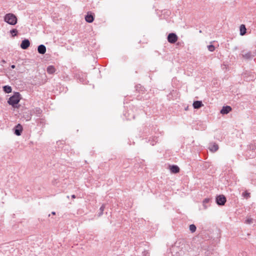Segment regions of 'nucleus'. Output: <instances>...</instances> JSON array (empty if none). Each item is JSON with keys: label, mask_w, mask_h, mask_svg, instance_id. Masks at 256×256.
<instances>
[{"label": "nucleus", "mask_w": 256, "mask_h": 256, "mask_svg": "<svg viewBox=\"0 0 256 256\" xmlns=\"http://www.w3.org/2000/svg\"><path fill=\"white\" fill-rule=\"evenodd\" d=\"M196 228L194 224H192L190 226V230L192 233L195 232L196 230Z\"/></svg>", "instance_id": "nucleus-22"}, {"label": "nucleus", "mask_w": 256, "mask_h": 256, "mask_svg": "<svg viewBox=\"0 0 256 256\" xmlns=\"http://www.w3.org/2000/svg\"><path fill=\"white\" fill-rule=\"evenodd\" d=\"M52 214H53V215H55L56 214V212H52Z\"/></svg>", "instance_id": "nucleus-30"}, {"label": "nucleus", "mask_w": 256, "mask_h": 256, "mask_svg": "<svg viewBox=\"0 0 256 256\" xmlns=\"http://www.w3.org/2000/svg\"><path fill=\"white\" fill-rule=\"evenodd\" d=\"M104 208H105V206H104V204H103L100 206V212L98 213V216H102V214H103V212H104Z\"/></svg>", "instance_id": "nucleus-21"}, {"label": "nucleus", "mask_w": 256, "mask_h": 256, "mask_svg": "<svg viewBox=\"0 0 256 256\" xmlns=\"http://www.w3.org/2000/svg\"><path fill=\"white\" fill-rule=\"evenodd\" d=\"M30 46V42L28 40H23L20 44V47L23 50L27 49Z\"/></svg>", "instance_id": "nucleus-8"}, {"label": "nucleus", "mask_w": 256, "mask_h": 256, "mask_svg": "<svg viewBox=\"0 0 256 256\" xmlns=\"http://www.w3.org/2000/svg\"><path fill=\"white\" fill-rule=\"evenodd\" d=\"M94 14L89 12L87 13L85 16L86 21L88 22L91 23L94 20Z\"/></svg>", "instance_id": "nucleus-6"}, {"label": "nucleus", "mask_w": 256, "mask_h": 256, "mask_svg": "<svg viewBox=\"0 0 256 256\" xmlns=\"http://www.w3.org/2000/svg\"><path fill=\"white\" fill-rule=\"evenodd\" d=\"M17 32L18 30L16 29H12L10 30V33L12 34V36H16Z\"/></svg>", "instance_id": "nucleus-25"}, {"label": "nucleus", "mask_w": 256, "mask_h": 256, "mask_svg": "<svg viewBox=\"0 0 256 256\" xmlns=\"http://www.w3.org/2000/svg\"><path fill=\"white\" fill-rule=\"evenodd\" d=\"M4 21L10 25H14L17 22L16 17L12 14H6L4 18Z\"/></svg>", "instance_id": "nucleus-2"}, {"label": "nucleus", "mask_w": 256, "mask_h": 256, "mask_svg": "<svg viewBox=\"0 0 256 256\" xmlns=\"http://www.w3.org/2000/svg\"><path fill=\"white\" fill-rule=\"evenodd\" d=\"M2 63L4 64V63H6V62L4 60H2Z\"/></svg>", "instance_id": "nucleus-28"}, {"label": "nucleus", "mask_w": 256, "mask_h": 256, "mask_svg": "<svg viewBox=\"0 0 256 256\" xmlns=\"http://www.w3.org/2000/svg\"><path fill=\"white\" fill-rule=\"evenodd\" d=\"M208 48L209 51L212 52H214V50L215 47H214V45L210 44V45L208 46Z\"/></svg>", "instance_id": "nucleus-23"}, {"label": "nucleus", "mask_w": 256, "mask_h": 256, "mask_svg": "<svg viewBox=\"0 0 256 256\" xmlns=\"http://www.w3.org/2000/svg\"><path fill=\"white\" fill-rule=\"evenodd\" d=\"M3 90L7 94L10 93L12 91L11 86H3Z\"/></svg>", "instance_id": "nucleus-19"}, {"label": "nucleus", "mask_w": 256, "mask_h": 256, "mask_svg": "<svg viewBox=\"0 0 256 256\" xmlns=\"http://www.w3.org/2000/svg\"><path fill=\"white\" fill-rule=\"evenodd\" d=\"M232 110V108L230 106H223L220 110V113L222 114H227Z\"/></svg>", "instance_id": "nucleus-10"}, {"label": "nucleus", "mask_w": 256, "mask_h": 256, "mask_svg": "<svg viewBox=\"0 0 256 256\" xmlns=\"http://www.w3.org/2000/svg\"><path fill=\"white\" fill-rule=\"evenodd\" d=\"M20 95L19 92H16L14 94L11 96L8 100V102L13 108H16V104H18L20 100Z\"/></svg>", "instance_id": "nucleus-1"}, {"label": "nucleus", "mask_w": 256, "mask_h": 256, "mask_svg": "<svg viewBox=\"0 0 256 256\" xmlns=\"http://www.w3.org/2000/svg\"><path fill=\"white\" fill-rule=\"evenodd\" d=\"M31 119V117L30 116H28V118L27 119V120H29Z\"/></svg>", "instance_id": "nucleus-29"}, {"label": "nucleus", "mask_w": 256, "mask_h": 256, "mask_svg": "<svg viewBox=\"0 0 256 256\" xmlns=\"http://www.w3.org/2000/svg\"><path fill=\"white\" fill-rule=\"evenodd\" d=\"M170 169L172 172L176 174L180 172V168L176 165L170 166Z\"/></svg>", "instance_id": "nucleus-14"}, {"label": "nucleus", "mask_w": 256, "mask_h": 256, "mask_svg": "<svg viewBox=\"0 0 256 256\" xmlns=\"http://www.w3.org/2000/svg\"><path fill=\"white\" fill-rule=\"evenodd\" d=\"M240 35L244 36L246 34V29L244 24H242L240 26Z\"/></svg>", "instance_id": "nucleus-17"}, {"label": "nucleus", "mask_w": 256, "mask_h": 256, "mask_svg": "<svg viewBox=\"0 0 256 256\" xmlns=\"http://www.w3.org/2000/svg\"><path fill=\"white\" fill-rule=\"evenodd\" d=\"M178 39V37L174 33H170L168 36V41L170 44H174Z\"/></svg>", "instance_id": "nucleus-4"}, {"label": "nucleus", "mask_w": 256, "mask_h": 256, "mask_svg": "<svg viewBox=\"0 0 256 256\" xmlns=\"http://www.w3.org/2000/svg\"><path fill=\"white\" fill-rule=\"evenodd\" d=\"M241 54L243 58L246 60L251 59L254 57V55L250 51H246L245 50H242Z\"/></svg>", "instance_id": "nucleus-5"}, {"label": "nucleus", "mask_w": 256, "mask_h": 256, "mask_svg": "<svg viewBox=\"0 0 256 256\" xmlns=\"http://www.w3.org/2000/svg\"><path fill=\"white\" fill-rule=\"evenodd\" d=\"M218 149V146L216 143H212L210 144L209 150L210 151L214 152H216Z\"/></svg>", "instance_id": "nucleus-9"}, {"label": "nucleus", "mask_w": 256, "mask_h": 256, "mask_svg": "<svg viewBox=\"0 0 256 256\" xmlns=\"http://www.w3.org/2000/svg\"><path fill=\"white\" fill-rule=\"evenodd\" d=\"M237 49H238V48H237V47H235V48H234V50H237Z\"/></svg>", "instance_id": "nucleus-31"}, {"label": "nucleus", "mask_w": 256, "mask_h": 256, "mask_svg": "<svg viewBox=\"0 0 256 256\" xmlns=\"http://www.w3.org/2000/svg\"><path fill=\"white\" fill-rule=\"evenodd\" d=\"M33 113L36 115L38 116H40L42 112V110L39 108H36L33 110Z\"/></svg>", "instance_id": "nucleus-16"}, {"label": "nucleus", "mask_w": 256, "mask_h": 256, "mask_svg": "<svg viewBox=\"0 0 256 256\" xmlns=\"http://www.w3.org/2000/svg\"><path fill=\"white\" fill-rule=\"evenodd\" d=\"M242 196H244L246 199H248L250 197V192H248L246 191L242 192Z\"/></svg>", "instance_id": "nucleus-20"}, {"label": "nucleus", "mask_w": 256, "mask_h": 256, "mask_svg": "<svg viewBox=\"0 0 256 256\" xmlns=\"http://www.w3.org/2000/svg\"><path fill=\"white\" fill-rule=\"evenodd\" d=\"M22 131V126L20 124H17L14 128V134L18 136L21 135Z\"/></svg>", "instance_id": "nucleus-7"}, {"label": "nucleus", "mask_w": 256, "mask_h": 256, "mask_svg": "<svg viewBox=\"0 0 256 256\" xmlns=\"http://www.w3.org/2000/svg\"><path fill=\"white\" fill-rule=\"evenodd\" d=\"M38 52L40 54H44L46 52V47L44 44H40L38 46Z\"/></svg>", "instance_id": "nucleus-11"}, {"label": "nucleus", "mask_w": 256, "mask_h": 256, "mask_svg": "<svg viewBox=\"0 0 256 256\" xmlns=\"http://www.w3.org/2000/svg\"><path fill=\"white\" fill-rule=\"evenodd\" d=\"M226 201V198L224 195H219L216 198V202L219 206H224Z\"/></svg>", "instance_id": "nucleus-3"}, {"label": "nucleus", "mask_w": 256, "mask_h": 256, "mask_svg": "<svg viewBox=\"0 0 256 256\" xmlns=\"http://www.w3.org/2000/svg\"><path fill=\"white\" fill-rule=\"evenodd\" d=\"M47 72L49 74H53L56 72V68L53 66H49L46 69Z\"/></svg>", "instance_id": "nucleus-15"}, {"label": "nucleus", "mask_w": 256, "mask_h": 256, "mask_svg": "<svg viewBox=\"0 0 256 256\" xmlns=\"http://www.w3.org/2000/svg\"><path fill=\"white\" fill-rule=\"evenodd\" d=\"M71 196H72V198H76V196L74 194H72Z\"/></svg>", "instance_id": "nucleus-27"}, {"label": "nucleus", "mask_w": 256, "mask_h": 256, "mask_svg": "<svg viewBox=\"0 0 256 256\" xmlns=\"http://www.w3.org/2000/svg\"><path fill=\"white\" fill-rule=\"evenodd\" d=\"M10 67L12 68H16V66H15V65L12 64L10 66Z\"/></svg>", "instance_id": "nucleus-26"}, {"label": "nucleus", "mask_w": 256, "mask_h": 256, "mask_svg": "<svg viewBox=\"0 0 256 256\" xmlns=\"http://www.w3.org/2000/svg\"><path fill=\"white\" fill-rule=\"evenodd\" d=\"M252 222H253V219L252 218H248L245 220V223L246 224H251L252 223Z\"/></svg>", "instance_id": "nucleus-24"}, {"label": "nucleus", "mask_w": 256, "mask_h": 256, "mask_svg": "<svg viewBox=\"0 0 256 256\" xmlns=\"http://www.w3.org/2000/svg\"><path fill=\"white\" fill-rule=\"evenodd\" d=\"M248 149L252 152H255L256 150V144L254 142L250 143L248 146Z\"/></svg>", "instance_id": "nucleus-18"}, {"label": "nucleus", "mask_w": 256, "mask_h": 256, "mask_svg": "<svg viewBox=\"0 0 256 256\" xmlns=\"http://www.w3.org/2000/svg\"><path fill=\"white\" fill-rule=\"evenodd\" d=\"M211 199L210 198H206L202 202V205L204 209H206L210 206V201Z\"/></svg>", "instance_id": "nucleus-12"}, {"label": "nucleus", "mask_w": 256, "mask_h": 256, "mask_svg": "<svg viewBox=\"0 0 256 256\" xmlns=\"http://www.w3.org/2000/svg\"><path fill=\"white\" fill-rule=\"evenodd\" d=\"M204 104L201 101L196 100L194 101L193 103V107L194 108L198 109L202 106Z\"/></svg>", "instance_id": "nucleus-13"}]
</instances>
